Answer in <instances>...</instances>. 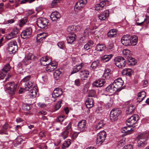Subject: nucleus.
<instances>
[{
    "label": "nucleus",
    "mask_w": 149,
    "mask_h": 149,
    "mask_svg": "<svg viewBox=\"0 0 149 149\" xmlns=\"http://www.w3.org/2000/svg\"><path fill=\"white\" fill-rule=\"evenodd\" d=\"M57 65V63L56 62L53 61L51 63H49L46 68V70L49 72H52L56 68Z\"/></svg>",
    "instance_id": "11"
},
{
    "label": "nucleus",
    "mask_w": 149,
    "mask_h": 149,
    "mask_svg": "<svg viewBox=\"0 0 149 149\" xmlns=\"http://www.w3.org/2000/svg\"><path fill=\"white\" fill-rule=\"evenodd\" d=\"M37 24L39 27L43 28L47 27L48 23L47 19L43 18H39L37 19Z\"/></svg>",
    "instance_id": "7"
},
{
    "label": "nucleus",
    "mask_w": 149,
    "mask_h": 149,
    "mask_svg": "<svg viewBox=\"0 0 149 149\" xmlns=\"http://www.w3.org/2000/svg\"><path fill=\"white\" fill-rule=\"evenodd\" d=\"M32 32L31 28L29 27L26 28L21 33V36L23 39H26L30 37Z\"/></svg>",
    "instance_id": "9"
},
{
    "label": "nucleus",
    "mask_w": 149,
    "mask_h": 149,
    "mask_svg": "<svg viewBox=\"0 0 149 149\" xmlns=\"http://www.w3.org/2000/svg\"><path fill=\"white\" fill-rule=\"evenodd\" d=\"M127 60L128 61L129 64L130 65L133 66L135 65L136 63V60L135 59L130 56H127Z\"/></svg>",
    "instance_id": "37"
},
{
    "label": "nucleus",
    "mask_w": 149,
    "mask_h": 149,
    "mask_svg": "<svg viewBox=\"0 0 149 149\" xmlns=\"http://www.w3.org/2000/svg\"><path fill=\"white\" fill-rule=\"evenodd\" d=\"M113 103V100L111 98H110L106 104V107L107 108H109L111 107L112 106Z\"/></svg>",
    "instance_id": "46"
},
{
    "label": "nucleus",
    "mask_w": 149,
    "mask_h": 149,
    "mask_svg": "<svg viewBox=\"0 0 149 149\" xmlns=\"http://www.w3.org/2000/svg\"><path fill=\"white\" fill-rule=\"evenodd\" d=\"M22 141V139L20 138H17L15 140V142H17V143L18 144H20V143Z\"/></svg>",
    "instance_id": "63"
},
{
    "label": "nucleus",
    "mask_w": 149,
    "mask_h": 149,
    "mask_svg": "<svg viewBox=\"0 0 149 149\" xmlns=\"http://www.w3.org/2000/svg\"><path fill=\"white\" fill-rule=\"evenodd\" d=\"M104 80L102 79H99L95 81L93 85L94 87H100L102 86L104 83Z\"/></svg>",
    "instance_id": "20"
},
{
    "label": "nucleus",
    "mask_w": 149,
    "mask_h": 149,
    "mask_svg": "<svg viewBox=\"0 0 149 149\" xmlns=\"http://www.w3.org/2000/svg\"><path fill=\"white\" fill-rule=\"evenodd\" d=\"M125 141L124 139L120 140L118 143V146L122 147L125 144Z\"/></svg>",
    "instance_id": "55"
},
{
    "label": "nucleus",
    "mask_w": 149,
    "mask_h": 149,
    "mask_svg": "<svg viewBox=\"0 0 149 149\" xmlns=\"http://www.w3.org/2000/svg\"><path fill=\"white\" fill-rule=\"evenodd\" d=\"M61 73V72L59 70H56L54 73V77L56 79H58L60 77Z\"/></svg>",
    "instance_id": "40"
},
{
    "label": "nucleus",
    "mask_w": 149,
    "mask_h": 149,
    "mask_svg": "<svg viewBox=\"0 0 149 149\" xmlns=\"http://www.w3.org/2000/svg\"><path fill=\"white\" fill-rule=\"evenodd\" d=\"M38 92L37 87L34 86L30 91L29 94V96L31 98L35 97Z\"/></svg>",
    "instance_id": "24"
},
{
    "label": "nucleus",
    "mask_w": 149,
    "mask_h": 149,
    "mask_svg": "<svg viewBox=\"0 0 149 149\" xmlns=\"http://www.w3.org/2000/svg\"><path fill=\"white\" fill-rule=\"evenodd\" d=\"M62 101V100L59 101L56 105L55 107L56 110H58L61 107V103Z\"/></svg>",
    "instance_id": "54"
},
{
    "label": "nucleus",
    "mask_w": 149,
    "mask_h": 149,
    "mask_svg": "<svg viewBox=\"0 0 149 149\" xmlns=\"http://www.w3.org/2000/svg\"><path fill=\"white\" fill-rule=\"evenodd\" d=\"M142 94V96H141V97L139 96V97H138L137 98V100L139 102L142 101L143 100L146 96V93L145 92H143Z\"/></svg>",
    "instance_id": "49"
},
{
    "label": "nucleus",
    "mask_w": 149,
    "mask_h": 149,
    "mask_svg": "<svg viewBox=\"0 0 149 149\" xmlns=\"http://www.w3.org/2000/svg\"><path fill=\"white\" fill-rule=\"evenodd\" d=\"M130 126L125 127L123 128L122 132L123 133H126L127 134H131L133 130H131L132 129L130 127Z\"/></svg>",
    "instance_id": "34"
},
{
    "label": "nucleus",
    "mask_w": 149,
    "mask_h": 149,
    "mask_svg": "<svg viewBox=\"0 0 149 149\" xmlns=\"http://www.w3.org/2000/svg\"><path fill=\"white\" fill-rule=\"evenodd\" d=\"M86 128V122L85 120L80 121L78 125V130L81 131H83Z\"/></svg>",
    "instance_id": "16"
},
{
    "label": "nucleus",
    "mask_w": 149,
    "mask_h": 149,
    "mask_svg": "<svg viewBox=\"0 0 149 149\" xmlns=\"http://www.w3.org/2000/svg\"><path fill=\"white\" fill-rule=\"evenodd\" d=\"M108 2L107 0H104L101 1L99 3L97 4L95 6V9L97 10H101L103 9L104 6L108 4Z\"/></svg>",
    "instance_id": "12"
},
{
    "label": "nucleus",
    "mask_w": 149,
    "mask_h": 149,
    "mask_svg": "<svg viewBox=\"0 0 149 149\" xmlns=\"http://www.w3.org/2000/svg\"><path fill=\"white\" fill-rule=\"evenodd\" d=\"M18 30L17 28H14L12 31L8 34L6 36V38L8 40L14 38L18 33Z\"/></svg>",
    "instance_id": "18"
},
{
    "label": "nucleus",
    "mask_w": 149,
    "mask_h": 149,
    "mask_svg": "<svg viewBox=\"0 0 149 149\" xmlns=\"http://www.w3.org/2000/svg\"><path fill=\"white\" fill-rule=\"evenodd\" d=\"M17 70L18 73L20 74L22 72V64L21 63H19L17 67Z\"/></svg>",
    "instance_id": "45"
},
{
    "label": "nucleus",
    "mask_w": 149,
    "mask_h": 149,
    "mask_svg": "<svg viewBox=\"0 0 149 149\" xmlns=\"http://www.w3.org/2000/svg\"><path fill=\"white\" fill-rule=\"evenodd\" d=\"M146 141V140H139L138 141V145L137 146L138 147H143L145 144V142Z\"/></svg>",
    "instance_id": "44"
},
{
    "label": "nucleus",
    "mask_w": 149,
    "mask_h": 149,
    "mask_svg": "<svg viewBox=\"0 0 149 149\" xmlns=\"http://www.w3.org/2000/svg\"><path fill=\"white\" fill-rule=\"evenodd\" d=\"M107 36L108 37L110 38L115 37L116 36L115 34L113 33L112 32L110 31L108 33Z\"/></svg>",
    "instance_id": "58"
},
{
    "label": "nucleus",
    "mask_w": 149,
    "mask_h": 149,
    "mask_svg": "<svg viewBox=\"0 0 149 149\" xmlns=\"http://www.w3.org/2000/svg\"><path fill=\"white\" fill-rule=\"evenodd\" d=\"M30 78V76H28L25 77L22 80V81L24 83V85L25 90H28L33 86V84L29 81Z\"/></svg>",
    "instance_id": "8"
},
{
    "label": "nucleus",
    "mask_w": 149,
    "mask_h": 149,
    "mask_svg": "<svg viewBox=\"0 0 149 149\" xmlns=\"http://www.w3.org/2000/svg\"><path fill=\"white\" fill-rule=\"evenodd\" d=\"M6 73L3 72L2 71L0 72V79H3L6 76Z\"/></svg>",
    "instance_id": "57"
},
{
    "label": "nucleus",
    "mask_w": 149,
    "mask_h": 149,
    "mask_svg": "<svg viewBox=\"0 0 149 149\" xmlns=\"http://www.w3.org/2000/svg\"><path fill=\"white\" fill-rule=\"evenodd\" d=\"M121 113L120 110L118 109H114L112 110L111 111L110 115L111 121L116 120L118 117L120 115Z\"/></svg>",
    "instance_id": "4"
},
{
    "label": "nucleus",
    "mask_w": 149,
    "mask_h": 149,
    "mask_svg": "<svg viewBox=\"0 0 149 149\" xmlns=\"http://www.w3.org/2000/svg\"><path fill=\"white\" fill-rule=\"evenodd\" d=\"M62 93V91L61 88H56L53 91L52 94V97L54 98L55 97H58L61 95Z\"/></svg>",
    "instance_id": "21"
},
{
    "label": "nucleus",
    "mask_w": 149,
    "mask_h": 149,
    "mask_svg": "<svg viewBox=\"0 0 149 149\" xmlns=\"http://www.w3.org/2000/svg\"><path fill=\"white\" fill-rule=\"evenodd\" d=\"M61 17L60 14L58 12L54 11L53 12L51 15L50 18L52 21L57 20Z\"/></svg>",
    "instance_id": "19"
},
{
    "label": "nucleus",
    "mask_w": 149,
    "mask_h": 149,
    "mask_svg": "<svg viewBox=\"0 0 149 149\" xmlns=\"http://www.w3.org/2000/svg\"><path fill=\"white\" fill-rule=\"evenodd\" d=\"M59 2V1L58 0H54L52 3V6L53 7L56 6L57 4V3Z\"/></svg>",
    "instance_id": "59"
},
{
    "label": "nucleus",
    "mask_w": 149,
    "mask_h": 149,
    "mask_svg": "<svg viewBox=\"0 0 149 149\" xmlns=\"http://www.w3.org/2000/svg\"><path fill=\"white\" fill-rule=\"evenodd\" d=\"M87 2V0H79V1L76 3L75 6V8L80 10L85 6Z\"/></svg>",
    "instance_id": "14"
},
{
    "label": "nucleus",
    "mask_w": 149,
    "mask_h": 149,
    "mask_svg": "<svg viewBox=\"0 0 149 149\" xmlns=\"http://www.w3.org/2000/svg\"><path fill=\"white\" fill-rule=\"evenodd\" d=\"M132 148V145L130 144L125 146L123 149H131Z\"/></svg>",
    "instance_id": "64"
},
{
    "label": "nucleus",
    "mask_w": 149,
    "mask_h": 149,
    "mask_svg": "<svg viewBox=\"0 0 149 149\" xmlns=\"http://www.w3.org/2000/svg\"><path fill=\"white\" fill-rule=\"evenodd\" d=\"M75 34L70 35L67 38L68 43L70 44H72L75 39Z\"/></svg>",
    "instance_id": "30"
},
{
    "label": "nucleus",
    "mask_w": 149,
    "mask_h": 149,
    "mask_svg": "<svg viewBox=\"0 0 149 149\" xmlns=\"http://www.w3.org/2000/svg\"><path fill=\"white\" fill-rule=\"evenodd\" d=\"M106 136V132L104 131H102L99 133L96 138V143L98 146L101 145L104 141Z\"/></svg>",
    "instance_id": "2"
},
{
    "label": "nucleus",
    "mask_w": 149,
    "mask_h": 149,
    "mask_svg": "<svg viewBox=\"0 0 149 149\" xmlns=\"http://www.w3.org/2000/svg\"><path fill=\"white\" fill-rule=\"evenodd\" d=\"M113 56V55L112 54L102 56L100 58L101 61L104 63L107 62Z\"/></svg>",
    "instance_id": "27"
},
{
    "label": "nucleus",
    "mask_w": 149,
    "mask_h": 149,
    "mask_svg": "<svg viewBox=\"0 0 149 149\" xmlns=\"http://www.w3.org/2000/svg\"><path fill=\"white\" fill-rule=\"evenodd\" d=\"M110 71L111 70L110 69H105L103 75V77L107 79H109L111 76Z\"/></svg>",
    "instance_id": "35"
},
{
    "label": "nucleus",
    "mask_w": 149,
    "mask_h": 149,
    "mask_svg": "<svg viewBox=\"0 0 149 149\" xmlns=\"http://www.w3.org/2000/svg\"><path fill=\"white\" fill-rule=\"evenodd\" d=\"M118 91L121 90V88L123 84V81L121 78L115 79L113 83Z\"/></svg>",
    "instance_id": "10"
},
{
    "label": "nucleus",
    "mask_w": 149,
    "mask_h": 149,
    "mask_svg": "<svg viewBox=\"0 0 149 149\" xmlns=\"http://www.w3.org/2000/svg\"><path fill=\"white\" fill-rule=\"evenodd\" d=\"M139 119V116L137 115H134L127 120L126 124L128 126H132L136 123Z\"/></svg>",
    "instance_id": "6"
},
{
    "label": "nucleus",
    "mask_w": 149,
    "mask_h": 149,
    "mask_svg": "<svg viewBox=\"0 0 149 149\" xmlns=\"http://www.w3.org/2000/svg\"><path fill=\"white\" fill-rule=\"evenodd\" d=\"M84 65V64L81 63L79 65H76L75 66H74L73 70L71 72V74H73L78 72Z\"/></svg>",
    "instance_id": "31"
},
{
    "label": "nucleus",
    "mask_w": 149,
    "mask_h": 149,
    "mask_svg": "<svg viewBox=\"0 0 149 149\" xmlns=\"http://www.w3.org/2000/svg\"><path fill=\"white\" fill-rule=\"evenodd\" d=\"M22 108L25 111H29L31 109L30 106L27 104H24Z\"/></svg>",
    "instance_id": "52"
},
{
    "label": "nucleus",
    "mask_w": 149,
    "mask_h": 149,
    "mask_svg": "<svg viewBox=\"0 0 149 149\" xmlns=\"http://www.w3.org/2000/svg\"><path fill=\"white\" fill-rule=\"evenodd\" d=\"M71 142L70 139H68L67 141H65L63 143L62 146V149H65L68 148L70 145Z\"/></svg>",
    "instance_id": "39"
},
{
    "label": "nucleus",
    "mask_w": 149,
    "mask_h": 149,
    "mask_svg": "<svg viewBox=\"0 0 149 149\" xmlns=\"http://www.w3.org/2000/svg\"><path fill=\"white\" fill-rule=\"evenodd\" d=\"M123 54L127 58V56H130V52L128 49H124L123 51Z\"/></svg>",
    "instance_id": "47"
},
{
    "label": "nucleus",
    "mask_w": 149,
    "mask_h": 149,
    "mask_svg": "<svg viewBox=\"0 0 149 149\" xmlns=\"http://www.w3.org/2000/svg\"><path fill=\"white\" fill-rule=\"evenodd\" d=\"M79 26H75L74 25H72L70 26L67 28V31L68 32V33L70 34H74V32L75 31H77L76 28H78Z\"/></svg>",
    "instance_id": "26"
},
{
    "label": "nucleus",
    "mask_w": 149,
    "mask_h": 149,
    "mask_svg": "<svg viewBox=\"0 0 149 149\" xmlns=\"http://www.w3.org/2000/svg\"><path fill=\"white\" fill-rule=\"evenodd\" d=\"M105 91L109 93H113L118 91L114 85L112 84L109 85L105 89Z\"/></svg>",
    "instance_id": "17"
},
{
    "label": "nucleus",
    "mask_w": 149,
    "mask_h": 149,
    "mask_svg": "<svg viewBox=\"0 0 149 149\" xmlns=\"http://www.w3.org/2000/svg\"><path fill=\"white\" fill-rule=\"evenodd\" d=\"M51 60L49 59L48 56L43 57L40 59V63L43 66H45L47 65V64L50 63L49 62H51Z\"/></svg>",
    "instance_id": "22"
},
{
    "label": "nucleus",
    "mask_w": 149,
    "mask_h": 149,
    "mask_svg": "<svg viewBox=\"0 0 149 149\" xmlns=\"http://www.w3.org/2000/svg\"><path fill=\"white\" fill-rule=\"evenodd\" d=\"M130 36L128 35H125L121 38V42L122 44L125 46H130Z\"/></svg>",
    "instance_id": "13"
},
{
    "label": "nucleus",
    "mask_w": 149,
    "mask_h": 149,
    "mask_svg": "<svg viewBox=\"0 0 149 149\" xmlns=\"http://www.w3.org/2000/svg\"><path fill=\"white\" fill-rule=\"evenodd\" d=\"M91 47V46L89 44L87 43L84 45V48L86 50H88L90 49Z\"/></svg>",
    "instance_id": "62"
},
{
    "label": "nucleus",
    "mask_w": 149,
    "mask_h": 149,
    "mask_svg": "<svg viewBox=\"0 0 149 149\" xmlns=\"http://www.w3.org/2000/svg\"><path fill=\"white\" fill-rule=\"evenodd\" d=\"M130 46H135L136 45L138 40V37L135 35L130 36Z\"/></svg>",
    "instance_id": "23"
},
{
    "label": "nucleus",
    "mask_w": 149,
    "mask_h": 149,
    "mask_svg": "<svg viewBox=\"0 0 149 149\" xmlns=\"http://www.w3.org/2000/svg\"><path fill=\"white\" fill-rule=\"evenodd\" d=\"M34 57L35 56L31 53H28L24 59L23 61L26 64V63H29L28 61L31 60L32 59H34Z\"/></svg>",
    "instance_id": "29"
},
{
    "label": "nucleus",
    "mask_w": 149,
    "mask_h": 149,
    "mask_svg": "<svg viewBox=\"0 0 149 149\" xmlns=\"http://www.w3.org/2000/svg\"><path fill=\"white\" fill-rule=\"evenodd\" d=\"M38 105L39 107L41 108H44L47 106V105L46 104L41 102L38 103Z\"/></svg>",
    "instance_id": "60"
},
{
    "label": "nucleus",
    "mask_w": 149,
    "mask_h": 149,
    "mask_svg": "<svg viewBox=\"0 0 149 149\" xmlns=\"http://www.w3.org/2000/svg\"><path fill=\"white\" fill-rule=\"evenodd\" d=\"M10 69V67L9 64H6L4 65L2 71L3 72L7 73V72L9 71Z\"/></svg>",
    "instance_id": "43"
},
{
    "label": "nucleus",
    "mask_w": 149,
    "mask_h": 149,
    "mask_svg": "<svg viewBox=\"0 0 149 149\" xmlns=\"http://www.w3.org/2000/svg\"><path fill=\"white\" fill-rule=\"evenodd\" d=\"M47 33H42L38 34L37 37V40L40 41L42 40L47 36Z\"/></svg>",
    "instance_id": "33"
},
{
    "label": "nucleus",
    "mask_w": 149,
    "mask_h": 149,
    "mask_svg": "<svg viewBox=\"0 0 149 149\" xmlns=\"http://www.w3.org/2000/svg\"><path fill=\"white\" fill-rule=\"evenodd\" d=\"M149 134L146 132L143 133L139 135L138 138L139 139L141 140H146V141L148 139Z\"/></svg>",
    "instance_id": "32"
},
{
    "label": "nucleus",
    "mask_w": 149,
    "mask_h": 149,
    "mask_svg": "<svg viewBox=\"0 0 149 149\" xmlns=\"http://www.w3.org/2000/svg\"><path fill=\"white\" fill-rule=\"evenodd\" d=\"M109 11L108 10L104 11L98 15L99 19L103 21L106 20L109 16Z\"/></svg>",
    "instance_id": "15"
},
{
    "label": "nucleus",
    "mask_w": 149,
    "mask_h": 149,
    "mask_svg": "<svg viewBox=\"0 0 149 149\" xmlns=\"http://www.w3.org/2000/svg\"><path fill=\"white\" fill-rule=\"evenodd\" d=\"M114 64L119 68H123L125 65V58L120 56L116 57L114 60Z\"/></svg>",
    "instance_id": "1"
},
{
    "label": "nucleus",
    "mask_w": 149,
    "mask_h": 149,
    "mask_svg": "<svg viewBox=\"0 0 149 149\" xmlns=\"http://www.w3.org/2000/svg\"><path fill=\"white\" fill-rule=\"evenodd\" d=\"M99 62L98 61H95L93 62L91 65V67L93 70L95 69L98 67L99 65Z\"/></svg>",
    "instance_id": "42"
},
{
    "label": "nucleus",
    "mask_w": 149,
    "mask_h": 149,
    "mask_svg": "<svg viewBox=\"0 0 149 149\" xmlns=\"http://www.w3.org/2000/svg\"><path fill=\"white\" fill-rule=\"evenodd\" d=\"M7 91L10 94L14 93L17 88V85L14 82H12L7 84L5 86Z\"/></svg>",
    "instance_id": "5"
},
{
    "label": "nucleus",
    "mask_w": 149,
    "mask_h": 149,
    "mask_svg": "<svg viewBox=\"0 0 149 149\" xmlns=\"http://www.w3.org/2000/svg\"><path fill=\"white\" fill-rule=\"evenodd\" d=\"M57 45L58 47L61 49H63L65 47L64 43L63 42H59Z\"/></svg>",
    "instance_id": "56"
},
{
    "label": "nucleus",
    "mask_w": 149,
    "mask_h": 149,
    "mask_svg": "<svg viewBox=\"0 0 149 149\" xmlns=\"http://www.w3.org/2000/svg\"><path fill=\"white\" fill-rule=\"evenodd\" d=\"M132 70L130 68H125L123 71L122 73L127 76H130L131 75Z\"/></svg>",
    "instance_id": "38"
},
{
    "label": "nucleus",
    "mask_w": 149,
    "mask_h": 149,
    "mask_svg": "<svg viewBox=\"0 0 149 149\" xmlns=\"http://www.w3.org/2000/svg\"><path fill=\"white\" fill-rule=\"evenodd\" d=\"M81 78L83 80H85L88 77L89 72L88 70H81L80 72Z\"/></svg>",
    "instance_id": "25"
},
{
    "label": "nucleus",
    "mask_w": 149,
    "mask_h": 149,
    "mask_svg": "<svg viewBox=\"0 0 149 149\" xmlns=\"http://www.w3.org/2000/svg\"><path fill=\"white\" fill-rule=\"evenodd\" d=\"M95 91L93 90H91L89 91L88 96V97H92L95 96Z\"/></svg>",
    "instance_id": "53"
},
{
    "label": "nucleus",
    "mask_w": 149,
    "mask_h": 149,
    "mask_svg": "<svg viewBox=\"0 0 149 149\" xmlns=\"http://www.w3.org/2000/svg\"><path fill=\"white\" fill-rule=\"evenodd\" d=\"M17 49V42L15 40L11 41L8 44L7 50L10 54L15 53Z\"/></svg>",
    "instance_id": "3"
},
{
    "label": "nucleus",
    "mask_w": 149,
    "mask_h": 149,
    "mask_svg": "<svg viewBox=\"0 0 149 149\" xmlns=\"http://www.w3.org/2000/svg\"><path fill=\"white\" fill-rule=\"evenodd\" d=\"M15 22V20L13 19H11L10 20H8L6 21L4 23V24H11Z\"/></svg>",
    "instance_id": "61"
},
{
    "label": "nucleus",
    "mask_w": 149,
    "mask_h": 149,
    "mask_svg": "<svg viewBox=\"0 0 149 149\" xmlns=\"http://www.w3.org/2000/svg\"><path fill=\"white\" fill-rule=\"evenodd\" d=\"M86 107L88 108H91L93 105V100L92 98H88L85 102Z\"/></svg>",
    "instance_id": "28"
},
{
    "label": "nucleus",
    "mask_w": 149,
    "mask_h": 149,
    "mask_svg": "<svg viewBox=\"0 0 149 149\" xmlns=\"http://www.w3.org/2000/svg\"><path fill=\"white\" fill-rule=\"evenodd\" d=\"M96 49L97 51H102L104 50L105 47L104 45L98 44L96 46Z\"/></svg>",
    "instance_id": "41"
},
{
    "label": "nucleus",
    "mask_w": 149,
    "mask_h": 149,
    "mask_svg": "<svg viewBox=\"0 0 149 149\" xmlns=\"http://www.w3.org/2000/svg\"><path fill=\"white\" fill-rule=\"evenodd\" d=\"M135 107L132 105H130L127 107L126 110V113L127 114H130L133 113Z\"/></svg>",
    "instance_id": "36"
},
{
    "label": "nucleus",
    "mask_w": 149,
    "mask_h": 149,
    "mask_svg": "<svg viewBox=\"0 0 149 149\" xmlns=\"http://www.w3.org/2000/svg\"><path fill=\"white\" fill-rule=\"evenodd\" d=\"M103 126V122L100 121L98 123V124L95 126V127L96 130H99Z\"/></svg>",
    "instance_id": "48"
},
{
    "label": "nucleus",
    "mask_w": 149,
    "mask_h": 149,
    "mask_svg": "<svg viewBox=\"0 0 149 149\" xmlns=\"http://www.w3.org/2000/svg\"><path fill=\"white\" fill-rule=\"evenodd\" d=\"M27 22V19L26 18H24L20 21L19 24V26H22L24 24Z\"/></svg>",
    "instance_id": "50"
},
{
    "label": "nucleus",
    "mask_w": 149,
    "mask_h": 149,
    "mask_svg": "<svg viewBox=\"0 0 149 149\" xmlns=\"http://www.w3.org/2000/svg\"><path fill=\"white\" fill-rule=\"evenodd\" d=\"M69 132L68 131H65L62 133L61 136L63 137L64 139L67 138Z\"/></svg>",
    "instance_id": "51"
}]
</instances>
